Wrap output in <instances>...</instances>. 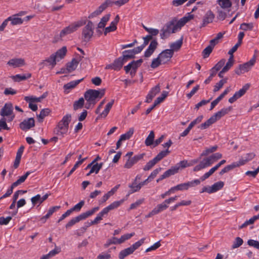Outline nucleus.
Segmentation results:
<instances>
[{
	"mask_svg": "<svg viewBox=\"0 0 259 259\" xmlns=\"http://www.w3.org/2000/svg\"><path fill=\"white\" fill-rule=\"evenodd\" d=\"M82 80V79H78V80L70 81V82H69L67 84H65L64 85V89L65 90L73 89L76 85H77Z\"/></svg>",
	"mask_w": 259,
	"mask_h": 259,
	"instance_id": "37998d69",
	"label": "nucleus"
},
{
	"mask_svg": "<svg viewBox=\"0 0 259 259\" xmlns=\"http://www.w3.org/2000/svg\"><path fill=\"white\" fill-rule=\"evenodd\" d=\"M35 125L34 119L29 118L24 120L20 124V127L23 131H27L33 127Z\"/></svg>",
	"mask_w": 259,
	"mask_h": 259,
	"instance_id": "a211bd4d",
	"label": "nucleus"
},
{
	"mask_svg": "<svg viewBox=\"0 0 259 259\" xmlns=\"http://www.w3.org/2000/svg\"><path fill=\"white\" fill-rule=\"evenodd\" d=\"M227 78H226L221 80L218 83H216L214 87L213 92H216L219 91L223 87L224 84L227 82Z\"/></svg>",
	"mask_w": 259,
	"mask_h": 259,
	"instance_id": "8fccbe9b",
	"label": "nucleus"
},
{
	"mask_svg": "<svg viewBox=\"0 0 259 259\" xmlns=\"http://www.w3.org/2000/svg\"><path fill=\"white\" fill-rule=\"evenodd\" d=\"M144 241H145V238H142L141 240H140L139 241H138L136 242V243H135L134 244H133L131 246H130V247L131 248V249H132L133 252H134L141 245H142L144 243Z\"/></svg>",
	"mask_w": 259,
	"mask_h": 259,
	"instance_id": "0e129e2a",
	"label": "nucleus"
},
{
	"mask_svg": "<svg viewBox=\"0 0 259 259\" xmlns=\"http://www.w3.org/2000/svg\"><path fill=\"white\" fill-rule=\"evenodd\" d=\"M84 201L83 200H81L69 210L71 211V212H72L73 211L78 212L80 210L81 207L84 205Z\"/></svg>",
	"mask_w": 259,
	"mask_h": 259,
	"instance_id": "680f3d73",
	"label": "nucleus"
},
{
	"mask_svg": "<svg viewBox=\"0 0 259 259\" xmlns=\"http://www.w3.org/2000/svg\"><path fill=\"white\" fill-rule=\"evenodd\" d=\"M119 16L116 15L114 20L110 23V26L105 28L104 33L106 35L108 33L115 31L117 29L116 25L119 22Z\"/></svg>",
	"mask_w": 259,
	"mask_h": 259,
	"instance_id": "aec40b11",
	"label": "nucleus"
},
{
	"mask_svg": "<svg viewBox=\"0 0 259 259\" xmlns=\"http://www.w3.org/2000/svg\"><path fill=\"white\" fill-rule=\"evenodd\" d=\"M168 207V203L165 202V200L161 203L158 204L154 208L157 213L166 209Z\"/></svg>",
	"mask_w": 259,
	"mask_h": 259,
	"instance_id": "4c0bfd02",
	"label": "nucleus"
},
{
	"mask_svg": "<svg viewBox=\"0 0 259 259\" xmlns=\"http://www.w3.org/2000/svg\"><path fill=\"white\" fill-rule=\"evenodd\" d=\"M71 119V114H66L62 118V120L58 123L57 126L55 129L56 135L64 137L68 131L69 123Z\"/></svg>",
	"mask_w": 259,
	"mask_h": 259,
	"instance_id": "7ed1b4c3",
	"label": "nucleus"
},
{
	"mask_svg": "<svg viewBox=\"0 0 259 259\" xmlns=\"http://www.w3.org/2000/svg\"><path fill=\"white\" fill-rule=\"evenodd\" d=\"M200 180L196 179L192 181L187 182L177 185L179 191H185L188 190L190 188L194 187L199 185Z\"/></svg>",
	"mask_w": 259,
	"mask_h": 259,
	"instance_id": "9b49d317",
	"label": "nucleus"
},
{
	"mask_svg": "<svg viewBox=\"0 0 259 259\" xmlns=\"http://www.w3.org/2000/svg\"><path fill=\"white\" fill-rule=\"evenodd\" d=\"M233 55L230 56L229 59L226 65L223 68L224 69L223 71H228L230 68L233 66L234 63Z\"/></svg>",
	"mask_w": 259,
	"mask_h": 259,
	"instance_id": "603ef678",
	"label": "nucleus"
},
{
	"mask_svg": "<svg viewBox=\"0 0 259 259\" xmlns=\"http://www.w3.org/2000/svg\"><path fill=\"white\" fill-rule=\"evenodd\" d=\"M133 251L130 247L121 250L119 254V259H124L126 256L133 253Z\"/></svg>",
	"mask_w": 259,
	"mask_h": 259,
	"instance_id": "72a5a7b5",
	"label": "nucleus"
},
{
	"mask_svg": "<svg viewBox=\"0 0 259 259\" xmlns=\"http://www.w3.org/2000/svg\"><path fill=\"white\" fill-rule=\"evenodd\" d=\"M135 55L133 50H126L123 52V55L121 57L123 59L124 61L125 62L128 59L133 58Z\"/></svg>",
	"mask_w": 259,
	"mask_h": 259,
	"instance_id": "cd10ccee",
	"label": "nucleus"
},
{
	"mask_svg": "<svg viewBox=\"0 0 259 259\" xmlns=\"http://www.w3.org/2000/svg\"><path fill=\"white\" fill-rule=\"evenodd\" d=\"M224 183L223 182L219 181L212 185V188L213 192H215L221 190L224 186Z\"/></svg>",
	"mask_w": 259,
	"mask_h": 259,
	"instance_id": "bf43d9fd",
	"label": "nucleus"
},
{
	"mask_svg": "<svg viewBox=\"0 0 259 259\" xmlns=\"http://www.w3.org/2000/svg\"><path fill=\"white\" fill-rule=\"evenodd\" d=\"M168 93L167 91H163L161 96L158 97L154 101L155 104H159L161 103L167 96Z\"/></svg>",
	"mask_w": 259,
	"mask_h": 259,
	"instance_id": "13d9d810",
	"label": "nucleus"
},
{
	"mask_svg": "<svg viewBox=\"0 0 259 259\" xmlns=\"http://www.w3.org/2000/svg\"><path fill=\"white\" fill-rule=\"evenodd\" d=\"M30 173L31 172L30 171L26 172L24 175L20 177L17 181L12 184L13 186L16 187L19 185L23 183L28 177V176L30 174Z\"/></svg>",
	"mask_w": 259,
	"mask_h": 259,
	"instance_id": "ea45409f",
	"label": "nucleus"
},
{
	"mask_svg": "<svg viewBox=\"0 0 259 259\" xmlns=\"http://www.w3.org/2000/svg\"><path fill=\"white\" fill-rule=\"evenodd\" d=\"M84 99L83 98H80L78 100L76 101L73 104V109L75 110H76L78 109H80L83 107L84 104Z\"/></svg>",
	"mask_w": 259,
	"mask_h": 259,
	"instance_id": "de8ad7c7",
	"label": "nucleus"
},
{
	"mask_svg": "<svg viewBox=\"0 0 259 259\" xmlns=\"http://www.w3.org/2000/svg\"><path fill=\"white\" fill-rule=\"evenodd\" d=\"M215 171L216 170L213 167H212L211 168H210L209 169V170L208 171H207V172L205 173L202 177H201V178H200V180H199L200 181H203L207 179L211 175H212L214 172V171Z\"/></svg>",
	"mask_w": 259,
	"mask_h": 259,
	"instance_id": "e2e57ef3",
	"label": "nucleus"
},
{
	"mask_svg": "<svg viewBox=\"0 0 259 259\" xmlns=\"http://www.w3.org/2000/svg\"><path fill=\"white\" fill-rule=\"evenodd\" d=\"M253 28V24L252 23H243L241 24L240 26V29L244 31L251 30Z\"/></svg>",
	"mask_w": 259,
	"mask_h": 259,
	"instance_id": "6e6d98bb",
	"label": "nucleus"
},
{
	"mask_svg": "<svg viewBox=\"0 0 259 259\" xmlns=\"http://www.w3.org/2000/svg\"><path fill=\"white\" fill-rule=\"evenodd\" d=\"M158 46V42L154 39L151 41L148 49L145 51L144 56L145 57H149L152 55Z\"/></svg>",
	"mask_w": 259,
	"mask_h": 259,
	"instance_id": "6ab92c4d",
	"label": "nucleus"
},
{
	"mask_svg": "<svg viewBox=\"0 0 259 259\" xmlns=\"http://www.w3.org/2000/svg\"><path fill=\"white\" fill-rule=\"evenodd\" d=\"M170 151L167 149L165 151H162L157 155L151 160H150L146 163L143 168L145 171L150 170L153 166H154L158 162L160 161L163 158L165 157Z\"/></svg>",
	"mask_w": 259,
	"mask_h": 259,
	"instance_id": "20e7f679",
	"label": "nucleus"
},
{
	"mask_svg": "<svg viewBox=\"0 0 259 259\" xmlns=\"http://www.w3.org/2000/svg\"><path fill=\"white\" fill-rule=\"evenodd\" d=\"M60 208V206H55L50 208L47 213L44 217H42L41 220L45 222L46 219L49 218L52 215L55 211L59 209Z\"/></svg>",
	"mask_w": 259,
	"mask_h": 259,
	"instance_id": "c9c22d12",
	"label": "nucleus"
},
{
	"mask_svg": "<svg viewBox=\"0 0 259 259\" xmlns=\"http://www.w3.org/2000/svg\"><path fill=\"white\" fill-rule=\"evenodd\" d=\"M239 167L238 164L236 162H233L231 164L225 166L224 168H223L220 171L219 174L220 175H223L225 173L228 172L230 170L234 169L235 167Z\"/></svg>",
	"mask_w": 259,
	"mask_h": 259,
	"instance_id": "c756f323",
	"label": "nucleus"
},
{
	"mask_svg": "<svg viewBox=\"0 0 259 259\" xmlns=\"http://www.w3.org/2000/svg\"><path fill=\"white\" fill-rule=\"evenodd\" d=\"M143 62L142 59H139L137 61H133L127 65L124 66V68L126 73H130V75L133 77L135 75L137 68L141 65Z\"/></svg>",
	"mask_w": 259,
	"mask_h": 259,
	"instance_id": "6e6552de",
	"label": "nucleus"
},
{
	"mask_svg": "<svg viewBox=\"0 0 259 259\" xmlns=\"http://www.w3.org/2000/svg\"><path fill=\"white\" fill-rule=\"evenodd\" d=\"M110 14H108L103 16L98 24V28H103L105 27L107 22L109 20Z\"/></svg>",
	"mask_w": 259,
	"mask_h": 259,
	"instance_id": "473e14b6",
	"label": "nucleus"
},
{
	"mask_svg": "<svg viewBox=\"0 0 259 259\" xmlns=\"http://www.w3.org/2000/svg\"><path fill=\"white\" fill-rule=\"evenodd\" d=\"M226 62V60L225 59H223L221 60L219 62L217 63V64L211 69L213 71L217 73V72L220 70L225 65Z\"/></svg>",
	"mask_w": 259,
	"mask_h": 259,
	"instance_id": "49530a36",
	"label": "nucleus"
},
{
	"mask_svg": "<svg viewBox=\"0 0 259 259\" xmlns=\"http://www.w3.org/2000/svg\"><path fill=\"white\" fill-rule=\"evenodd\" d=\"M214 122H215V121L214 120L213 118H212V117L211 116L205 122L201 124L198 126V128H200L201 130H205L208 128L210 125L214 123Z\"/></svg>",
	"mask_w": 259,
	"mask_h": 259,
	"instance_id": "e433bc0d",
	"label": "nucleus"
},
{
	"mask_svg": "<svg viewBox=\"0 0 259 259\" xmlns=\"http://www.w3.org/2000/svg\"><path fill=\"white\" fill-rule=\"evenodd\" d=\"M66 53L67 48L66 47H63L61 49L58 50L55 54H53L55 55L57 61H59L65 57Z\"/></svg>",
	"mask_w": 259,
	"mask_h": 259,
	"instance_id": "393cba45",
	"label": "nucleus"
},
{
	"mask_svg": "<svg viewBox=\"0 0 259 259\" xmlns=\"http://www.w3.org/2000/svg\"><path fill=\"white\" fill-rule=\"evenodd\" d=\"M134 130L133 128H131L126 133L122 134L120 136L119 139L120 141H123L129 139L133 135Z\"/></svg>",
	"mask_w": 259,
	"mask_h": 259,
	"instance_id": "58836bf2",
	"label": "nucleus"
},
{
	"mask_svg": "<svg viewBox=\"0 0 259 259\" xmlns=\"http://www.w3.org/2000/svg\"><path fill=\"white\" fill-rule=\"evenodd\" d=\"M87 158H84L81 160L77 161L75 164L74 165L73 168L71 169L69 174H68L67 177H69L75 170L80 165L83 161L87 159Z\"/></svg>",
	"mask_w": 259,
	"mask_h": 259,
	"instance_id": "052dcab7",
	"label": "nucleus"
},
{
	"mask_svg": "<svg viewBox=\"0 0 259 259\" xmlns=\"http://www.w3.org/2000/svg\"><path fill=\"white\" fill-rule=\"evenodd\" d=\"M114 101L113 100H111L110 102H109L105 107L104 110L99 115L98 117H105L108 114L110 110L112 108V106L114 103Z\"/></svg>",
	"mask_w": 259,
	"mask_h": 259,
	"instance_id": "c85d7f7f",
	"label": "nucleus"
},
{
	"mask_svg": "<svg viewBox=\"0 0 259 259\" xmlns=\"http://www.w3.org/2000/svg\"><path fill=\"white\" fill-rule=\"evenodd\" d=\"M124 63L123 59L120 57L115 60L113 63L107 65L105 68V69L119 70Z\"/></svg>",
	"mask_w": 259,
	"mask_h": 259,
	"instance_id": "ddd939ff",
	"label": "nucleus"
},
{
	"mask_svg": "<svg viewBox=\"0 0 259 259\" xmlns=\"http://www.w3.org/2000/svg\"><path fill=\"white\" fill-rule=\"evenodd\" d=\"M8 20L11 21V24L12 25H20L23 22V20L17 17V15H13L12 16L9 17Z\"/></svg>",
	"mask_w": 259,
	"mask_h": 259,
	"instance_id": "a878e982",
	"label": "nucleus"
},
{
	"mask_svg": "<svg viewBox=\"0 0 259 259\" xmlns=\"http://www.w3.org/2000/svg\"><path fill=\"white\" fill-rule=\"evenodd\" d=\"M218 4L222 9L230 8L232 6V3L230 0H218Z\"/></svg>",
	"mask_w": 259,
	"mask_h": 259,
	"instance_id": "f704fd0d",
	"label": "nucleus"
},
{
	"mask_svg": "<svg viewBox=\"0 0 259 259\" xmlns=\"http://www.w3.org/2000/svg\"><path fill=\"white\" fill-rule=\"evenodd\" d=\"M154 137H155L154 133L153 131H151L145 140V145L147 146H149L152 145V144H154Z\"/></svg>",
	"mask_w": 259,
	"mask_h": 259,
	"instance_id": "2f4dec72",
	"label": "nucleus"
},
{
	"mask_svg": "<svg viewBox=\"0 0 259 259\" xmlns=\"http://www.w3.org/2000/svg\"><path fill=\"white\" fill-rule=\"evenodd\" d=\"M178 172V168L177 167H171L170 169L166 170L163 174V177L168 178L170 176L174 175Z\"/></svg>",
	"mask_w": 259,
	"mask_h": 259,
	"instance_id": "79ce46f5",
	"label": "nucleus"
},
{
	"mask_svg": "<svg viewBox=\"0 0 259 259\" xmlns=\"http://www.w3.org/2000/svg\"><path fill=\"white\" fill-rule=\"evenodd\" d=\"M99 209V207H95L93 208L92 209L87 211L85 212L81 213L80 215V217H81L82 220H84L89 217L93 214L95 212L97 211Z\"/></svg>",
	"mask_w": 259,
	"mask_h": 259,
	"instance_id": "7c9ffc66",
	"label": "nucleus"
},
{
	"mask_svg": "<svg viewBox=\"0 0 259 259\" xmlns=\"http://www.w3.org/2000/svg\"><path fill=\"white\" fill-rule=\"evenodd\" d=\"M256 61V57L255 55L247 62L239 65V67L235 70V72L240 75L244 72L248 71L254 65Z\"/></svg>",
	"mask_w": 259,
	"mask_h": 259,
	"instance_id": "423d86ee",
	"label": "nucleus"
},
{
	"mask_svg": "<svg viewBox=\"0 0 259 259\" xmlns=\"http://www.w3.org/2000/svg\"><path fill=\"white\" fill-rule=\"evenodd\" d=\"M31 76V74L30 73H27L25 74H17L16 75H13L11 77L14 81L19 82L29 78Z\"/></svg>",
	"mask_w": 259,
	"mask_h": 259,
	"instance_id": "bb28decb",
	"label": "nucleus"
},
{
	"mask_svg": "<svg viewBox=\"0 0 259 259\" xmlns=\"http://www.w3.org/2000/svg\"><path fill=\"white\" fill-rule=\"evenodd\" d=\"M250 87V84L246 83L243 87L239 90L238 91L236 92L233 97H231L229 99V102L230 103H233L235 101H236L238 99L242 97L247 92V91L249 89Z\"/></svg>",
	"mask_w": 259,
	"mask_h": 259,
	"instance_id": "9d476101",
	"label": "nucleus"
},
{
	"mask_svg": "<svg viewBox=\"0 0 259 259\" xmlns=\"http://www.w3.org/2000/svg\"><path fill=\"white\" fill-rule=\"evenodd\" d=\"M50 112V110L48 108H46V109H42L39 114L37 115V118H38V120L39 121V122H41L42 121V120L44 119V118L48 116L49 113Z\"/></svg>",
	"mask_w": 259,
	"mask_h": 259,
	"instance_id": "a19ab883",
	"label": "nucleus"
},
{
	"mask_svg": "<svg viewBox=\"0 0 259 259\" xmlns=\"http://www.w3.org/2000/svg\"><path fill=\"white\" fill-rule=\"evenodd\" d=\"M199 163L196 165L193 168L194 171H198L203 169H204L209 166H210L212 164L211 163L209 158L208 157L204 158L202 160H199Z\"/></svg>",
	"mask_w": 259,
	"mask_h": 259,
	"instance_id": "f3484780",
	"label": "nucleus"
},
{
	"mask_svg": "<svg viewBox=\"0 0 259 259\" xmlns=\"http://www.w3.org/2000/svg\"><path fill=\"white\" fill-rule=\"evenodd\" d=\"M129 187L131 189L132 193L139 191L141 188L140 183L137 184L136 182H134L132 184L130 185Z\"/></svg>",
	"mask_w": 259,
	"mask_h": 259,
	"instance_id": "5fc2aeb1",
	"label": "nucleus"
},
{
	"mask_svg": "<svg viewBox=\"0 0 259 259\" xmlns=\"http://www.w3.org/2000/svg\"><path fill=\"white\" fill-rule=\"evenodd\" d=\"M194 17L193 14L189 13L186 16L182 17L179 21L173 19L166 23L161 29L160 33V38L162 39H165L168 37L170 34L179 31L183 26L189 21L193 19Z\"/></svg>",
	"mask_w": 259,
	"mask_h": 259,
	"instance_id": "f257e3e1",
	"label": "nucleus"
},
{
	"mask_svg": "<svg viewBox=\"0 0 259 259\" xmlns=\"http://www.w3.org/2000/svg\"><path fill=\"white\" fill-rule=\"evenodd\" d=\"M162 63L160 58H159V56L156 58L154 59L151 63V67L153 68H155L159 66Z\"/></svg>",
	"mask_w": 259,
	"mask_h": 259,
	"instance_id": "338daca9",
	"label": "nucleus"
},
{
	"mask_svg": "<svg viewBox=\"0 0 259 259\" xmlns=\"http://www.w3.org/2000/svg\"><path fill=\"white\" fill-rule=\"evenodd\" d=\"M103 164V163H94L92 166L91 169H90V173L95 172V174H98L99 170L101 169Z\"/></svg>",
	"mask_w": 259,
	"mask_h": 259,
	"instance_id": "a18cd8bd",
	"label": "nucleus"
},
{
	"mask_svg": "<svg viewBox=\"0 0 259 259\" xmlns=\"http://www.w3.org/2000/svg\"><path fill=\"white\" fill-rule=\"evenodd\" d=\"M231 110V107L224 108L222 109L220 111L215 113L211 117L212 118H213L215 122H216L217 120L220 119L222 117L228 113Z\"/></svg>",
	"mask_w": 259,
	"mask_h": 259,
	"instance_id": "412c9836",
	"label": "nucleus"
},
{
	"mask_svg": "<svg viewBox=\"0 0 259 259\" xmlns=\"http://www.w3.org/2000/svg\"><path fill=\"white\" fill-rule=\"evenodd\" d=\"M143 28L144 29L148 32L150 35H151L152 37L153 36H156L159 33V30L155 28H148L144 25H143Z\"/></svg>",
	"mask_w": 259,
	"mask_h": 259,
	"instance_id": "864d4df0",
	"label": "nucleus"
},
{
	"mask_svg": "<svg viewBox=\"0 0 259 259\" xmlns=\"http://www.w3.org/2000/svg\"><path fill=\"white\" fill-rule=\"evenodd\" d=\"M78 63L79 61L76 59H73L71 62H68L66 64V70H67V71L69 72L74 71L77 68Z\"/></svg>",
	"mask_w": 259,
	"mask_h": 259,
	"instance_id": "5701e85b",
	"label": "nucleus"
},
{
	"mask_svg": "<svg viewBox=\"0 0 259 259\" xmlns=\"http://www.w3.org/2000/svg\"><path fill=\"white\" fill-rule=\"evenodd\" d=\"M104 93H101L100 91L95 90H89L85 92L84 97L87 103L85 105V108L89 109L93 107L96 103L97 100L101 99L103 96Z\"/></svg>",
	"mask_w": 259,
	"mask_h": 259,
	"instance_id": "f03ea898",
	"label": "nucleus"
},
{
	"mask_svg": "<svg viewBox=\"0 0 259 259\" xmlns=\"http://www.w3.org/2000/svg\"><path fill=\"white\" fill-rule=\"evenodd\" d=\"M7 65L13 68H17L24 66L25 65V60L23 58H15L10 59L7 62Z\"/></svg>",
	"mask_w": 259,
	"mask_h": 259,
	"instance_id": "dca6fc26",
	"label": "nucleus"
},
{
	"mask_svg": "<svg viewBox=\"0 0 259 259\" xmlns=\"http://www.w3.org/2000/svg\"><path fill=\"white\" fill-rule=\"evenodd\" d=\"M174 54L172 50L166 49L159 54V58H160L162 64H165L170 61Z\"/></svg>",
	"mask_w": 259,
	"mask_h": 259,
	"instance_id": "2eb2a0df",
	"label": "nucleus"
},
{
	"mask_svg": "<svg viewBox=\"0 0 259 259\" xmlns=\"http://www.w3.org/2000/svg\"><path fill=\"white\" fill-rule=\"evenodd\" d=\"M183 44V37H182L180 39L177 40L170 44L169 47L170 50H172L173 53L174 52H177L180 50Z\"/></svg>",
	"mask_w": 259,
	"mask_h": 259,
	"instance_id": "b1692460",
	"label": "nucleus"
},
{
	"mask_svg": "<svg viewBox=\"0 0 259 259\" xmlns=\"http://www.w3.org/2000/svg\"><path fill=\"white\" fill-rule=\"evenodd\" d=\"M208 157L211 163L213 164L214 162L222 157V154L220 153H215Z\"/></svg>",
	"mask_w": 259,
	"mask_h": 259,
	"instance_id": "3c124183",
	"label": "nucleus"
},
{
	"mask_svg": "<svg viewBox=\"0 0 259 259\" xmlns=\"http://www.w3.org/2000/svg\"><path fill=\"white\" fill-rule=\"evenodd\" d=\"M13 105L11 103H6L1 111V115L3 116H9L8 121L10 122L13 120L15 115L13 113Z\"/></svg>",
	"mask_w": 259,
	"mask_h": 259,
	"instance_id": "0eeeda50",
	"label": "nucleus"
},
{
	"mask_svg": "<svg viewBox=\"0 0 259 259\" xmlns=\"http://www.w3.org/2000/svg\"><path fill=\"white\" fill-rule=\"evenodd\" d=\"M243 243V240L240 237H237L235 239L234 241L232 248L234 249L240 247Z\"/></svg>",
	"mask_w": 259,
	"mask_h": 259,
	"instance_id": "4d7b16f0",
	"label": "nucleus"
},
{
	"mask_svg": "<svg viewBox=\"0 0 259 259\" xmlns=\"http://www.w3.org/2000/svg\"><path fill=\"white\" fill-rule=\"evenodd\" d=\"M255 156V153H249L245 155L244 158H241L238 162H237L238 166L242 165L245 164L246 162L253 159Z\"/></svg>",
	"mask_w": 259,
	"mask_h": 259,
	"instance_id": "4be33fe9",
	"label": "nucleus"
},
{
	"mask_svg": "<svg viewBox=\"0 0 259 259\" xmlns=\"http://www.w3.org/2000/svg\"><path fill=\"white\" fill-rule=\"evenodd\" d=\"M247 244L259 250V241L253 239H249L247 241Z\"/></svg>",
	"mask_w": 259,
	"mask_h": 259,
	"instance_id": "774afa93",
	"label": "nucleus"
},
{
	"mask_svg": "<svg viewBox=\"0 0 259 259\" xmlns=\"http://www.w3.org/2000/svg\"><path fill=\"white\" fill-rule=\"evenodd\" d=\"M93 33V23L92 21H89L82 30V35L83 40L85 41H89Z\"/></svg>",
	"mask_w": 259,
	"mask_h": 259,
	"instance_id": "1a4fd4ad",
	"label": "nucleus"
},
{
	"mask_svg": "<svg viewBox=\"0 0 259 259\" xmlns=\"http://www.w3.org/2000/svg\"><path fill=\"white\" fill-rule=\"evenodd\" d=\"M213 47L209 45L207 46L202 52L203 58H206L208 57L210 54L211 53Z\"/></svg>",
	"mask_w": 259,
	"mask_h": 259,
	"instance_id": "69168bd1",
	"label": "nucleus"
},
{
	"mask_svg": "<svg viewBox=\"0 0 259 259\" xmlns=\"http://www.w3.org/2000/svg\"><path fill=\"white\" fill-rule=\"evenodd\" d=\"M82 220L80 215L72 218L68 223L66 225V228H69L74 225L76 223L79 222L80 221Z\"/></svg>",
	"mask_w": 259,
	"mask_h": 259,
	"instance_id": "c03bdc74",
	"label": "nucleus"
},
{
	"mask_svg": "<svg viewBox=\"0 0 259 259\" xmlns=\"http://www.w3.org/2000/svg\"><path fill=\"white\" fill-rule=\"evenodd\" d=\"M192 164H189L187 160H183L181 161L180 162L177 163L175 167H177L178 168V172L180 168H184L186 167L192 166Z\"/></svg>",
	"mask_w": 259,
	"mask_h": 259,
	"instance_id": "09e8293b",
	"label": "nucleus"
},
{
	"mask_svg": "<svg viewBox=\"0 0 259 259\" xmlns=\"http://www.w3.org/2000/svg\"><path fill=\"white\" fill-rule=\"evenodd\" d=\"M123 202V200L116 201L112 202L108 206L105 207L98 214L102 217L104 215L107 214L108 212L111 210L114 209L119 207Z\"/></svg>",
	"mask_w": 259,
	"mask_h": 259,
	"instance_id": "4468645a",
	"label": "nucleus"
},
{
	"mask_svg": "<svg viewBox=\"0 0 259 259\" xmlns=\"http://www.w3.org/2000/svg\"><path fill=\"white\" fill-rule=\"evenodd\" d=\"M214 17L215 15L214 13L210 10H208L203 17L200 28L204 27L207 24L212 23Z\"/></svg>",
	"mask_w": 259,
	"mask_h": 259,
	"instance_id": "f8f14e48",
	"label": "nucleus"
},
{
	"mask_svg": "<svg viewBox=\"0 0 259 259\" xmlns=\"http://www.w3.org/2000/svg\"><path fill=\"white\" fill-rule=\"evenodd\" d=\"M83 25L82 21H77L70 24L67 27L63 29L60 33V37L70 34L77 30L78 28Z\"/></svg>",
	"mask_w": 259,
	"mask_h": 259,
	"instance_id": "39448f33",
	"label": "nucleus"
}]
</instances>
